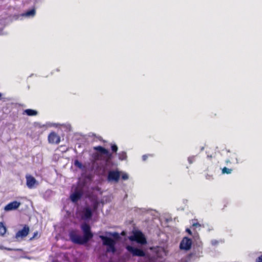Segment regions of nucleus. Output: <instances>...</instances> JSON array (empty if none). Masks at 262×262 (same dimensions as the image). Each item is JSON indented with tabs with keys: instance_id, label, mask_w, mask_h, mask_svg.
<instances>
[{
	"instance_id": "obj_4",
	"label": "nucleus",
	"mask_w": 262,
	"mask_h": 262,
	"mask_svg": "<svg viewBox=\"0 0 262 262\" xmlns=\"http://www.w3.org/2000/svg\"><path fill=\"white\" fill-rule=\"evenodd\" d=\"M100 237L102 241L103 245L107 246L115 241L112 237L118 239L120 238V236L118 232L106 231L104 235H101Z\"/></svg>"
},
{
	"instance_id": "obj_40",
	"label": "nucleus",
	"mask_w": 262,
	"mask_h": 262,
	"mask_svg": "<svg viewBox=\"0 0 262 262\" xmlns=\"http://www.w3.org/2000/svg\"><path fill=\"white\" fill-rule=\"evenodd\" d=\"M20 257L23 258L27 259H32L34 258L33 257L29 256V255H21L20 256Z\"/></svg>"
},
{
	"instance_id": "obj_50",
	"label": "nucleus",
	"mask_w": 262,
	"mask_h": 262,
	"mask_svg": "<svg viewBox=\"0 0 262 262\" xmlns=\"http://www.w3.org/2000/svg\"><path fill=\"white\" fill-rule=\"evenodd\" d=\"M39 0H34V5H35L36 3H37L38 2H39Z\"/></svg>"
},
{
	"instance_id": "obj_28",
	"label": "nucleus",
	"mask_w": 262,
	"mask_h": 262,
	"mask_svg": "<svg viewBox=\"0 0 262 262\" xmlns=\"http://www.w3.org/2000/svg\"><path fill=\"white\" fill-rule=\"evenodd\" d=\"M111 149L113 153L115 154H117V151L118 149V146L115 143H111Z\"/></svg>"
},
{
	"instance_id": "obj_58",
	"label": "nucleus",
	"mask_w": 262,
	"mask_h": 262,
	"mask_svg": "<svg viewBox=\"0 0 262 262\" xmlns=\"http://www.w3.org/2000/svg\"><path fill=\"white\" fill-rule=\"evenodd\" d=\"M27 88H28V90H29L30 89V85H28Z\"/></svg>"
},
{
	"instance_id": "obj_21",
	"label": "nucleus",
	"mask_w": 262,
	"mask_h": 262,
	"mask_svg": "<svg viewBox=\"0 0 262 262\" xmlns=\"http://www.w3.org/2000/svg\"><path fill=\"white\" fill-rule=\"evenodd\" d=\"M7 231V228L4 222H0V236H4Z\"/></svg>"
},
{
	"instance_id": "obj_43",
	"label": "nucleus",
	"mask_w": 262,
	"mask_h": 262,
	"mask_svg": "<svg viewBox=\"0 0 262 262\" xmlns=\"http://www.w3.org/2000/svg\"><path fill=\"white\" fill-rule=\"evenodd\" d=\"M66 127H67V133L68 132H71L72 130V127L70 124L67 123Z\"/></svg>"
},
{
	"instance_id": "obj_36",
	"label": "nucleus",
	"mask_w": 262,
	"mask_h": 262,
	"mask_svg": "<svg viewBox=\"0 0 262 262\" xmlns=\"http://www.w3.org/2000/svg\"><path fill=\"white\" fill-rule=\"evenodd\" d=\"M5 250H6L9 251H23V249H20V248H8V247H5Z\"/></svg>"
},
{
	"instance_id": "obj_45",
	"label": "nucleus",
	"mask_w": 262,
	"mask_h": 262,
	"mask_svg": "<svg viewBox=\"0 0 262 262\" xmlns=\"http://www.w3.org/2000/svg\"><path fill=\"white\" fill-rule=\"evenodd\" d=\"M186 232H187L189 235H192V232L191 230L190 229L187 228L186 229V230H185Z\"/></svg>"
},
{
	"instance_id": "obj_22",
	"label": "nucleus",
	"mask_w": 262,
	"mask_h": 262,
	"mask_svg": "<svg viewBox=\"0 0 262 262\" xmlns=\"http://www.w3.org/2000/svg\"><path fill=\"white\" fill-rule=\"evenodd\" d=\"M61 126L66 127V124L65 123L60 124L59 123H53V122H48L46 123V127H54L55 128H58L59 127H60Z\"/></svg>"
},
{
	"instance_id": "obj_1",
	"label": "nucleus",
	"mask_w": 262,
	"mask_h": 262,
	"mask_svg": "<svg viewBox=\"0 0 262 262\" xmlns=\"http://www.w3.org/2000/svg\"><path fill=\"white\" fill-rule=\"evenodd\" d=\"M54 228L56 232V245L61 249H66V214H63L62 220L60 223L54 225Z\"/></svg>"
},
{
	"instance_id": "obj_33",
	"label": "nucleus",
	"mask_w": 262,
	"mask_h": 262,
	"mask_svg": "<svg viewBox=\"0 0 262 262\" xmlns=\"http://www.w3.org/2000/svg\"><path fill=\"white\" fill-rule=\"evenodd\" d=\"M232 171V169L228 168L226 167H224L222 169V172L223 174H230L231 173Z\"/></svg>"
},
{
	"instance_id": "obj_5",
	"label": "nucleus",
	"mask_w": 262,
	"mask_h": 262,
	"mask_svg": "<svg viewBox=\"0 0 262 262\" xmlns=\"http://www.w3.org/2000/svg\"><path fill=\"white\" fill-rule=\"evenodd\" d=\"M69 236L71 241L74 244L83 245L87 244L90 240L84 235H80L75 233L70 232Z\"/></svg>"
},
{
	"instance_id": "obj_14",
	"label": "nucleus",
	"mask_w": 262,
	"mask_h": 262,
	"mask_svg": "<svg viewBox=\"0 0 262 262\" xmlns=\"http://www.w3.org/2000/svg\"><path fill=\"white\" fill-rule=\"evenodd\" d=\"M80 229L83 232V235L89 239H91L94 236V234L91 231V227L85 223L82 224L80 225Z\"/></svg>"
},
{
	"instance_id": "obj_44",
	"label": "nucleus",
	"mask_w": 262,
	"mask_h": 262,
	"mask_svg": "<svg viewBox=\"0 0 262 262\" xmlns=\"http://www.w3.org/2000/svg\"><path fill=\"white\" fill-rule=\"evenodd\" d=\"M255 262H262V254L256 259Z\"/></svg>"
},
{
	"instance_id": "obj_27",
	"label": "nucleus",
	"mask_w": 262,
	"mask_h": 262,
	"mask_svg": "<svg viewBox=\"0 0 262 262\" xmlns=\"http://www.w3.org/2000/svg\"><path fill=\"white\" fill-rule=\"evenodd\" d=\"M113 154L114 153L111 152L108 149H107L104 155L109 160H112L114 157Z\"/></svg>"
},
{
	"instance_id": "obj_32",
	"label": "nucleus",
	"mask_w": 262,
	"mask_h": 262,
	"mask_svg": "<svg viewBox=\"0 0 262 262\" xmlns=\"http://www.w3.org/2000/svg\"><path fill=\"white\" fill-rule=\"evenodd\" d=\"M33 125L34 127H38L39 128L46 127V123L44 124H42L40 122H34Z\"/></svg>"
},
{
	"instance_id": "obj_7",
	"label": "nucleus",
	"mask_w": 262,
	"mask_h": 262,
	"mask_svg": "<svg viewBox=\"0 0 262 262\" xmlns=\"http://www.w3.org/2000/svg\"><path fill=\"white\" fill-rule=\"evenodd\" d=\"M36 14V8L35 5L26 9L23 13L16 16V19H21L22 17L31 18L34 17Z\"/></svg>"
},
{
	"instance_id": "obj_46",
	"label": "nucleus",
	"mask_w": 262,
	"mask_h": 262,
	"mask_svg": "<svg viewBox=\"0 0 262 262\" xmlns=\"http://www.w3.org/2000/svg\"><path fill=\"white\" fill-rule=\"evenodd\" d=\"M148 156L147 155H144L142 156V158L143 161H145L148 158Z\"/></svg>"
},
{
	"instance_id": "obj_8",
	"label": "nucleus",
	"mask_w": 262,
	"mask_h": 262,
	"mask_svg": "<svg viewBox=\"0 0 262 262\" xmlns=\"http://www.w3.org/2000/svg\"><path fill=\"white\" fill-rule=\"evenodd\" d=\"M192 245V239L187 236H185L180 243L179 248L181 250L188 251L191 249Z\"/></svg>"
},
{
	"instance_id": "obj_18",
	"label": "nucleus",
	"mask_w": 262,
	"mask_h": 262,
	"mask_svg": "<svg viewBox=\"0 0 262 262\" xmlns=\"http://www.w3.org/2000/svg\"><path fill=\"white\" fill-rule=\"evenodd\" d=\"M83 196V193L81 191H76L70 195V200L73 203H76L80 200Z\"/></svg>"
},
{
	"instance_id": "obj_56",
	"label": "nucleus",
	"mask_w": 262,
	"mask_h": 262,
	"mask_svg": "<svg viewBox=\"0 0 262 262\" xmlns=\"http://www.w3.org/2000/svg\"><path fill=\"white\" fill-rule=\"evenodd\" d=\"M33 75H34L33 74H31L29 77H31L33 76Z\"/></svg>"
},
{
	"instance_id": "obj_61",
	"label": "nucleus",
	"mask_w": 262,
	"mask_h": 262,
	"mask_svg": "<svg viewBox=\"0 0 262 262\" xmlns=\"http://www.w3.org/2000/svg\"><path fill=\"white\" fill-rule=\"evenodd\" d=\"M66 260H67V261H68V257L67 256Z\"/></svg>"
},
{
	"instance_id": "obj_35",
	"label": "nucleus",
	"mask_w": 262,
	"mask_h": 262,
	"mask_svg": "<svg viewBox=\"0 0 262 262\" xmlns=\"http://www.w3.org/2000/svg\"><path fill=\"white\" fill-rule=\"evenodd\" d=\"M52 193V191L51 190H48L43 194V198L46 199L49 198Z\"/></svg>"
},
{
	"instance_id": "obj_9",
	"label": "nucleus",
	"mask_w": 262,
	"mask_h": 262,
	"mask_svg": "<svg viewBox=\"0 0 262 262\" xmlns=\"http://www.w3.org/2000/svg\"><path fill=\"white\" fill-rule=\"evenodd\" d=\"M66 261V252L57 251L54 256L50 255L49 261L47 262H64Z\"/></svg>"
},
{
	"instance_id": "obj_42",
	"label": "nucleus",
	"mask_w": 262,
	"mask_h": 262,
	"mask_svg": "<svg viewBox=\"0 0 262 262\" xmlns=\"http://www.w3.org/2000/svg\"><path fill=\"white\" fill-rule=\"evenodd\" d=\"M79 137V135L77 133H75L72 138V140H78Z\"/></svg>"
},
{
	"instance_id": "obj_48",
	"label": "nucleus",
	"mask_w": 262,
	"mask_h": 262,
	"mask_svg": "<svg viewBox=\"0 0 262 262\" xmlns=\"http://www.w3.org/2000/svg\"><path fill=\"white\" fill-rule=\"evenodd\" d=\"M4 98L3 97V93L0 92V100H3Z\"/></svg>"
},
{
	"instance_id": "obj_51",
	"label": "nucleus",
	"mask_w": 262,
	"mask_h": 262,
	"mask_svg": "<svg viewBox=\"0 0 262 262\" xmlns=\"http://www.w3.org/2000/svg\"><path fill=\"white\" fill-rule=\"evenodd\" d=\"M66 138H67V140H69L70 138V135H67Z\"/></svg>"
},
{
	"instance_id": "obj_57",
	"label": "nucleus",
	"mask_w": 262,
	"mask_h": 262,
	"mask_svg": "<svg viewBox=\"0 0 262 262\" xmlns=\"http://www.w3.org/2000/svg\"><path fill=\"white\" fill-rule=\"evenodd\" d=\"M53 73H54V71H52V72H51V75H53Z\"/></svg>"
},
{
	"instance_id": "obj_20",
	"label": "nucleus",
	"mask_w": 262,
	"mask_h": 262,
	"mask_svg": "<svg viewBox=\"0 0 262 262\" xmlns=\"http://www.w3.org/2000/svg\"><path fill=\"white\" fill-rule=\"evenodd\" d=\"M6 19L3 17H0V35H4L7 34L6 33L3 31V29L6 26Z\"/></svg>"
},
{
	"instance_id": "obj_17",
	"label": "nucleus",
	"mask_w": 262,
	"mask_h": 262,
	"mask_svg": "<svg viewBox=\"0 0 262 262\" xmlns=\"http://www.w3.org/2000/svg\"><path fill=\"white\" fill-rule=\"evenodd\" d=\"M83 216L85 220L89 221L93 216V211L90 207H85L83 209Z\"/></svg>"
},
{
	"instance_id": "obj_29",
	"label": "nucleus",
	"mask_w": 262,
	"mask_h": 262,
	"mask_svg": "<svg viewBox=\"0 0 262 262\" xmlns=\"http://www.w3.org/2000/svg\"><path fill=\"white\" fill-rule=\"evenodd\" d=\"M195 221H196V220H192V227H195V228L201 227H203V228H205L206 227V225L204 224H200L198 222H194Z\"/></svg>"
},
{
	"instance_id": "obj_31",
	"label": "nucleus",
	"mask_w": 262,
	"mask_h": 262,
	"mask_svg": "<svg viewBox=\"0 0 262 262\" xmlns=\"http://www.w3.org/2000/svg\"><path fill=\"white\" fill-rule=\"evenodd\" d=\"M194 248H203V244L201 240L197 241L195 239V241H194Z\"/></svg>"
},
{
	"instance_id": "obj_34",
	"label": "nucleus",
	"mask_w": 262,
	"mask_h": 262,
	"mask_svg": "<svg viewBox=\"0 0 262 262\" xmlns=\"http://www.w3.org/2000/svg\"><path fill=\"white\" fill-rule=\"evenodd\" d=\"M220 242L223 243L224 241L222 239H221L220 241H217L216 239H212L211 241V245L214 246H217L219 244Z\"/></svg>"
},
{
	"instance_id": "obj_23",
	"label": "nucleus",
	"mask_w": 262,
	"mask_h": 262,
	"mask_svg": "<svg viewBox=\"0 0 262 262\" xmlns=\"http://www.w3.org/2000/svg\"><path fill=\"white\" fill-rule=\"evenodd\" d=\"M93 149L97 152H100L102 155H104L105 152H106L107 148H105L104 147L101 146V145H98L93 147Z\"/></svg>"
},
{
	"instance_id": "obj_25",
	"label": "nucleus",
	"mask_w": 262,
	"mask_h": 262,
	"mask_svg": "<svg viewBox=\"0 0 262 262\" xmlns=\"http://www.w3.org/2000/svg\"><path fill=\"white\" fill-rule=\"evenodd\" d=\"M107 248V251L110 252L114 253L116 251V248H115V242L114 241V243H112L110 245H108Z\"/></svg>"
},
{
	"instance_id": "obj_12",
	"label": "nucleus",
	"mask_w": 262,
	"mask_h": 262,
	"mask_svg": "<svg viewBox=\"0 0 262 262\" xmlns=\"http://www.w3.org/2000/svg\"><path fill=\"white\" fill-rule=\"evenodd\" d=\"M48 140L50 144H58L61 141L60 137L54 131L50 133L48 136Z\"/></svg>"
},
{
	"instance_id": "obj_6",
	"label": "nucleus",
	"mask_w": 262,
	"mask_h": 262,
	"mask_svg": "<svg viewBox=\"0 0 262 262\" xmlns=\"http://www.w3.org/2000/svg\"><path fill=\"white\" fill-rule=\"evenodd\" d=\"M22 227L19 229L15 234L13 238L16 239V241H19L26 237L30 232V228L28 225L23 224L20 225Z\"/></svg>"
},
{
	"instance_id": "obj_38",
	"label": "nucleus",
	"mask_w": 262,
	"mask_h": 262,
	"mask_svg": "<svg viewBox=\"0 0 262 262\" xmlns=\"http://www.w3.org/2000/svg\"><path fill=\"white\" fill-rule=\"evenodd\" d=\"M206 225V227L205 228H206L207 231L208 232H210L211 231H212L213 230V228L212 226L209 225L208 224H204Z\"/></svg>"
},
{
	"instance_id": "obj_47",
	"label": "nucleus",
	"mask_w": 262,
	"mask_h": 262,
	"mask_svg": "<svg viewBox=\"0 0 262 262\" xmlns=\"http://www.w3.org/2000/svg\"><path fill=\"white\" fill-rule=\"evenodd\" d=\"M5 247H4V246L0 244V249H1V250L5 249Z\"/></svg>"
},
{
	"instance_id": "obj_52",
	"label": "nucleus",
	"mask_w": 262,
	"mask_h": 262,
	"mask_svg": "<svg viewBox=\"0 0 262 262\" xmlns=\"http://www.w3.org/2000/svg\"><path fill=\"white\" fill-rule=\"evenodd\" d=\"M235 160H236V164H238L239 163V161H238V160L237 158H235Z\"/></svg>"
},
{
	"instance_id": "obj_19",
	"label": "nucleus",
	"mask_w": 262,
	"mask_h": 262,
	"mask_svg": "<svg viewBox=\"0 0 262 262\" xmlns=\"http://www.w3.org/2000/svg\"><path fill=\"white\" fill-rule=\"evenodd\" d=\"M23 114L30 117L36 116L38 115V112L34 109L27 108L24 110Z\"/></svg>"
},
{
	"instance_id": "obj_30",
	"label": "nucleus",
	"mask_w": 262,
	"mask_h": 262,
	"mask_svg": "<svg viewBox=\"0 0 262 262\" xmlns=\"http://www.w3.org/2000/svg\"><path fill=\"white\" fill-rule=\"evenodd\" d=\"M40 236V235L39 234L38 232L36 231L33 232L32 236L29 238V241H32L36 238H38Z\"/></svg>"
},
{
	"instance_id": "obj_13",
	"label": "nucleus",
	"mask_w": 262,
	"mask_h": 262,
	"mask_svg": "<svg viewBox=\"0 0 262 262\" xmlns=\"http://www.w3.org/2000/svg\"><path fill=\"white\" fill-rule=\"evenodd\" d=\"M26 185L29 189H33L38 184V181L31 174H27L26 176Z\"/></svg>"
},
{
	"instance_id": "obj_10",
	"label": "nucleus",
	"mask_w": 262,
	"mask_h": 262,
	"mask_svg": "<svg viewBox=\"0 0 262 262\" xmlns=\"http://www.w3.org/2000/svg\"><path fill=\"white\" fill-rule=\"evenodd\" d=\"M102 160V157L100 154L95 152L91 155V163L93 168L99 169L101 168V164L99 161Z\"/></svg>"
},
{
	"instance_id": "obj_11",
	"label": "nucleus",
	"mask_w": 262,
	"mask_h": 262,
	"mask_svg": "<svg viewBox=\"0 0 262 262\" xmlns=\"http://www.w3.org/2000/svg\"><path fill=\"white\" fill-rule=\"evenodd\" d=\"M126 249L134 256L144 257L146 254L145 251L142 249L133 246H128Z\"/></svg>"
},
{
	"instance_id": "obj_54",
	"label": "nucleus",
	"mask_w": 262,
	"mask_h": 262,
	"mask_svg": "<svg viewBox=\"0 0 262 262\" xmlns=\"http://www.w3.org/2000/svg\"><path fill=\"white\" fill-rule=\"evenodd\" d=\"M98 139H99V140H102V138H101L100 136H99V137H98Z\"/></svg>"
},
{
	"instance_id": "obj_55",
	"label": "nucleus",
	"mask_w": 262,
	"mask_h": 262,
	"mask_svg": "<svg viewBox=\"0 0 262 262\" xmlns=\"http://www.w3.org/2000/svg\"><path fill=\"white\" fill-rule=\"evenodd\" d=\"M204 149V147H202L201 148V151H203Z\"/></svg>"
},
{
	"instance_id": "obj_3",
	"label": "nucleus",
	"mask_w": 262,
	"mask_h": 262,
	"mask_svg": "<svg viewBox=\"0 0 262 262\" xmlns=\"http://www.w3.org/2000/svg\"><path fill=\"white\" fill-rule=\"evenodd\" d=\"M129 240L138 244L146 245L147 243V238L142 231L140 230H133L131 234L128 236Z\"/></svg>"
},
{
	"instance_id": "obj_53",
	"label": "nucleus",
	"mask_w": 262,
	"mask_h": 262,
	"mask_svg": "<svg viewBox=\"0 0 262 262\" xmlns=\"http://www.w3.org/2000/svg\"><path fill=\"white\" fill-rule=\"evenodd\" d=\"M226 163L227 164V163H230V161L229 160H227L226 161Z\"/></svg>"
},
{
	"instance_id": "obj_15",
	"label": "nucleus",
	"mask_w": 262,
	"mask_h": 262,
	"mask_svg": "<svg viewBox=\"0 0 262 262\" xmlns=\"http://www.w3.org/2000/svg\"><path fill=\"white\" fill-rule=\"evenodd\" d=\"M20 204H21L20 202L16 200H14L6 205L4 206V210L6 212L15 210L19 207Z\"/></svg>"
},
{
	"instance_id": "obj_2",
	"label": "nucleus",
	"mask_w": 262,
	"mask_h": 262,
	"mask_svg": "<svg viewBox=\"0 0 262 262\" xmlns=\"http://www.w3.org/2000/svg\"><path fill=\"white\" fill-rule=\"evenodd\" d=\"M129 179V176L125 171L120 170L118 168L113 169L107 171L106 180L108 183H118L120 180L126 181Z\"/></svg>"
},
{
	"instance_id": "obj_26",
	"label": "nucleus",
	"mask_w": 262,
	"mask_h": 262,
	"mask_svg": "<svg viewBox=\"0 0 262 262\" xmlns=\"http://www.w3.org/2000/svg\"><path fill=\"white\" fill-rule=\"evenodd\" d=\"M74 164L76 167H78L80 169L83 170L84 169L83 164L78 160H75L74 162Z\"/></svg>"
},
{
	"instance_id": "obj_59",
	"label": "nucleus",
	"mask_w": 262,
	"mask_h": 262,
	"mask_svg": "<svg viewBox=\"0 0 262 262\" xmlns=\"http://www.w3.org/2000/svg\"><path fill=\"white\" fill-rule=\"evenodd\" d=\"M56 71H59V69L58 68L56 69Z\"/></svg>"
},
{
	"instance_id": "obj_37",
	"label": "nucleus",
	"mask_w": 262,
	"mask_h": 262,
	"mask_svg": "<svg viewBox=\"0 0 262 262\" xmlns=\"http://www.w3.org/2000/svg\"><path fill=\"white\" fill-rule=\"evenodd\" d=\"M195 161V156H191L188 158V161L190 164H192Z\"/></svg>"
},
{
	"instance_id": "obj_41",
	"label": "nucleus",
	"mask_w": 262,
	"mask_h": 262,
	"mask_svg": "<svg viewBox=\"0 0 262 262\" xmlns=\"http://www.w3.org/2000/svg\"><path fill=\"white\" fill-rule=\"evenodd\" d=\"M61 201L62 204V208L61 209V211L63 212V211H66V202L64 201L63 199H62Z\"/></svg>"
},
{
	"instance_id": "obj_24",
	"label": "nucleus",
	"mask_w": 262,
	"mask_h": 262,
	"mask_svg": "<svg viewBox=\"0 0 262 262\" xmlns=\"http://www.w3.org/2000/svg\"><path fill=\"white\" fill-rule=\"evenodd\" d=\"M119 160L120 161H124L127 159V156L126 152L124 151H121L117 154Z\"/></svg>"
},
{
	"instance_id": "obj_39",
	"label": "nucleus",
	"mask_w": 262,
	"mask_h": 262,
	"mask_svg": "<svg viewBox=\"0 0 262 262\" xmlns=\"http://www.w3.org/2000/svg\"><path fill=\"white\" fill-rule=\"evenodd\" d=\"M193 238L194 239V242L195 241V239H196L197 241L200 240L199 235L198 233H195L194 234V235L193 236Z\"/></svg>"
},
{
	"instance_id": "obj_49",
	"label": "nucleus",
	"mask_w": 262,
	"mask_h": 262,
	"mask_svg": "<svg viewBox=\"0 0 262 262\" xmlns=\"http://www.w3.org/2000/svg\"><path fill=\"white\" fill-rule=\"evenodd\" d=\"M66 213H67V217L70 215V212L69 211L67 210Z\"/></svg>"
},
{
	"instance_id": "obj_60",
	"label": "nucleus",
	"mask_w": 262,
	"mask_h": 262,
	"mask_svg": "<svg viewBox=\"0 0 262 262\" xmlns=\"http://www.w3.org/2000/svg\"><path fill=\"white\" fill-rule=\"evenodd\" d=\"M207 157H208V158H211V156H209V155H208V156H207Z\"/></svg>"
},
{
	"instance_id": "obj_16",
	"label": "nucleus",
	"mask_w": 262,
	"mask_h": 262,
	"mask_svg": "<svg viewBox=\"0 0 262 262\" xmlns=\"http://www.w3.org/2000/svg\"><path fill=\"white\" fill-rule=\"evenodd\" d=\"M203 248H194L193 249L192 251L189 254L188 256V258L189 259L194 258H198L203 256Z\"/></svg>"
}]
</instances>
